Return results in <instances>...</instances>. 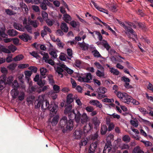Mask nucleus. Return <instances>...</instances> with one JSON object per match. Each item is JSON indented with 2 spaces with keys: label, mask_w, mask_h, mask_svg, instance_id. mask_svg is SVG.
Instances as JSON below:
<instances>
[{
  "label": "nucleus",
  "mask_w": 153,
  "mask_h": 153,
  "mask_svg": "<svg viewBox=\"0 0 153 153\" xmlns=\"http://www.w3.org/2000/svg\"><path fill=\"white\" fill-rule=\"evenodd\" d=\"M19 38L21 40L25 42H27L29 40H30L31 39V37L28 34L24 33L22 35L19 36Z\"/></svg>",
  "instance_id": "nucleus-13"
},
{
  "label": "nucleus",
  "mask_w": 153,
  "mask_h": 153,
  "mask_svg": "<svg viewBox=\"0 0 153 153\" xmlns=\"http://www.w3.org/2000/svg\"><path fill=\"white\" fill-rule=\"evenodd\" d=\"M31 83H29V91L30 93H32L33 92L37 91L38 89H37V86H32Z\"/></svg>",
  "instance_id": "nucleus-26"
},
{
  "label": "nucleus",
  "mask_w": 153,
  "mask_h": 153,
  "mask_svg": "<svg viewBox=\"0 0 153 153\" xmlns=\"http://www.w3.org/2000/svg\"><path fill=\"white\" fill-rule=\"evenodd\" d=\"M25 28L26 29V30L28 32L31 33H32V28L30 25H26L25 26Z\"/></svg>",
  "instance_id": "nucleus-52"
},
{
  "label": "nucleus",
  "mask_w": 153,
  "mask_h": 153,
  "mask_svg": "<svg viewBox=\"0 0 153 153\" xmlns=\"http://www.w3.org/2000/svg\"><path fill=\"white\" fill-rule=\"evenodd\" d=\"M41 76H42V78H45L46 77V75L47 71V69L44 68H42L40 69Z\"/></svg>",
  "instance_id": "nucleus-28"
},
{
  "label": "nucleus",
  "mask_w": 153,
  "mask_h": 153,
  "mask_svg": "<svg viewBox=\"0 0 153 153\" xmlns=\"http://www.w3.org/2000/svg\"><path fill=\"white\" fill-rule=\"evenodd\" d=\"M98 92L102 94H104L107 91V89L103 87H100L98 89Z\"/></svg>",
  "instance_id": "nucleus-34"
},
{
  "label": "nucleus",
  "mask_w": 153,
  "mask_h": 153,
  "mask_svg": "<svg viewBox=\"0 0 153 153\" xmlns=\"http://www.w3.org/2000/svg\"><path fill=\"white\" fill-rule=\"evenodd\" d=\"M130 123L132 125L134 126L135 127H137L138 126V122L134 120H131L130 121Z\"/></svg>",
  "instance_id": "nucleus-58"
},
{
  "label": "nucleus",
  "mask_w": 153,
  "mask_h": 153,
  "mask_svg": "<svg viewBox=\"0 0 153 153\" xmlns=\"http://www.w3.org/2000/svg\"><path fill=\"white\" fill-rule=\"evenodd\" d=\"M89 103L90 104L94 106H96L97 107L100 108H101L102 107V104L97 100H90L89 102Z\"/></svg>",
  "instance_id": "nucleus-17"
},
{
  "label": "nucleus",
  "mask_w": 153,
  "mask_h": 153,
  "mask_svg": "<svg viewBox=\"0 0 153 153\" xmlns=\"http://www.w3.org/2000/svg\"><path fill=\"white\" fill-rule=\"evenodd\" d=\"M92 120L95 126L97 127L99 125L100 122L97 117H94Z\"/></svg>",
  "instance_id": "nucleus-25"
},
{
  "label": "nucleus",
  "mask_w": 153,
  "mask_h": 153,
  "mask_svg": "<svg viewBox=\"0 0 153 153\" xmlns=\"http://www.w3.org/2000/svg\"><path fill=\"white\" fill-rule=\"evenodd\" d=\"M5 10L6 14L10 16L14 15L16 14V12L9 9H6Z\"/></svg>",
  "instance_id": "nucleus-40"
},
{
  "label": "nucleus",
  "mask_w": 153,
  "mask_h": 153,
  "mask_svg": "<svg viewBox=\"0 0 153 153\" xmlns=\"http://www.w3.org/2000/svg\"><path fill=\"white\" fill-rule=\"evenodd\" d=\"M49 54L54 58H56L57 56V55L55 51H52L49 53Z\"/></svg>",
  "instance_id": "nucleus-63"
},
{
  "label": "nucleus",
  "mask_w": 153,
  "mask_h": 153,
  "mask_svg": "<svg viewBox=\"0 0 153 153\" xmlns=\"http://www.w3.org/2000/svg\"><path fill=\"white\" fill-rule=\"evenodd\" d=\"M93 128V126L92 123H89L85 126L83 128V132L85 134L88 133Z\"/></svg>",
  "instance_id": "nucleus-15"
},
{
  "label": "nucleus",
  "mask_w": 153,
  "mask_h": 153,
  "mask_svg": "<svg viewBox=\"0 0 153 153\" xmlns=\"http://www.w3.org/2000/svg\"><path fill=\"white\" fill-rule=\"evenodd\" d=\"M94 64L98 69H100L101 71H102L104 70V68L100 64L99 62H95L94 63Z\"/></svg>",
  "instance_id": "nucleus-46"
},
{
  "label": "nucleus",
  "mask_w": 153,
  "mask_h": 153,
  "mask_svg": "<svg viewBox=\"0 0 153 153\" xmlns=\"http://www.w3.org/2000/svg\"><path fill=\"white\" fill-rule=\"evenodd\" d=\"M24 56L22 54H20L16 56L13 58V60L15 61H19L22 59Z\"/></svg>",
  "instance_id": "nucleus-39"
},
{
  "label": "nucleus",
  "mask_w": 153,
  "mask_h": 153,
  "mask_svg": "<svg viewBox=\"0 0 153 153\" xmlns=\"http://www.w3.org/2000/svg\"><path fill=\"white\" fill-rule=\"evenodd\" d=\"M96 75L100 77H103L104 76V74L103 72H101L99 70H97L96 72Z\"/></svg>",
  "instance_id": "nucleus-48"
},
{
  "label": "nucleus",
  "mask_w": 153,
  "mask_h": 153,
  "mask_svg": "<svg viewBox=\"0 0 153 153\" xmlns=\"http://www.w3.org/2000/svg\"><path fill=\"white\" fill-rule=\"evenodd\" d=\"M37 82V83L40 86V88L42 87L45 84V80H43L42 81L41 79H40Z\"/></svg>",
  "instance_id": "nucleus-42"
},
{
  "label": "nucleus",
  "mask_w": 153,
  "mask_h": 153,
  "mask_svg": "<svg viewBox=\"0 0 153 153\" xmlns=\"http://www.w3.org/2000/svg\"><path fill=\"white\" fill-rule=\"evenodd\" d=\"M0 36L3 38H7V35L5 33L4 31L0 30Z\"/></svg>",
  "instance_id": "nucleus-53"
},
{
  "label": "nucleus",
  "mask_w": 153,
  "mask_h": 153,
  "mask_svg": "<svg viewBox=\"0 0 153 153\" xmlns=\"http://www.w3.org/2000/svg\"><path fill=\"white\" fill-rule=\"evenodd\" d=\"M20 5L23 11L26 12L28 10L27 7L25 3L23 2H21L20 4Z\"/></svg>",
  "instance_id": "nucleus-37"
},
{
  "label": "nucleus",
  "mask_w": 153,
  "mask_h": 153,
  "mask_svg": "<svg viewBox=\"0 0 153 153\" xmlns=\"http://www.w3.org/2000/svg\"><path fill=\"white\" fill-rule=\"evenodd\" d=\"M92 53L95 57L102 58V56L100 53L96 49L92 51Z\"/></svg>",
  "instance_id": "nucleus-30"
},
{
  "label": "nucleus",
  "mask_w": 153,
  "mask_h": 153,
  "mask_svg": "<svg viewBox=\"0 0 153 153\" xmlns=\"http://www.w3.org/2000/svg\"><path fill=\"white\" fill-rule=\"evenodd\" d=\"M57 65L63 68L69 74H71L74 72V71L72 70L69 68L65 65L62 63V62H59L57 64Z\"/></svg>",
  "instance_id": "nucleus-9"
},
{
  "label": "nucleus",
  "mask_w": 153,
  "mask_h": 153,
  "mask_svg": "<svg viewBox=\"0 0 153 153\" xmlns=\"http://www.w3.org/2000/svg\"><path fill=\"white\" fill-rule=\"evenodd\" d=\"M91 2L94 5V6L96 8H97V10H98L102 12H104V11L105 10V9H104L100 7L94 1H91Z\"/></svg>",
  "instance_id": "nucleus-35"
},
{
  "label": "nucleus",
  "mask_w": 153,
  "mask_h": 153,
  "mask_svg": "<svg viewBox=\"0 0 153 153\" xmlns=\"http://www.w3.org/2000/svg\"><path fill=\"white\" fill-rule=\"evenodd\" d=\"M117 95L122 102L128 104L130 103L131 100L132 99V97L128 96L126 93H121L118 91L117 93Z\"/></svg>",
  "instance_id": "nucleus-2"
},
{
  "label": "nucleus",
  "mask_w": 153,
  "mask_h": 153,
  "mask_svg": "<svg viewBox=\"0 0 153 153\" xmlns=\"http://www.w3.org/2000/svg\"><path fill=\"white\" fill-rule=\"evenodd\" d=\"M25 75L26 78L29 82L30 78L28 77L30 76L32 74V72L29 71H26L25 72Z\"/></svg>",
  "instance_id": "nucleus-36"
},
{
  "label": "nucleus",
  "mask_w": 153,
  "mask_h": 153,
  "mask_svg": "<svg viewBox=\"0 0 153 153\" xmlns=\"http://www.w3.org/2000/svg\"><path fill=\"white\" fill-rule=\"evenodd\" d=\"M94 32H95V34L97 35L98 36V38L99 39L100 41H102V36L101 35V34L98 31H94Z\"/></svg>",
  "instance_id": "nucleus-49"
},
{
  "label": "nucleus",
  "mask_w": 153,
  "mask_h": 153,
  "mask_svg": "<svg viewBox=\"0 0 153 153\" xmlns=\"http://www.w3.org/2000/svg\"><path fill=\"white\" fill-rule=\"evenodd\" d=\"M25 96V93L23 92L21 93L20 95L18 96V99L19 100L22 101L24 99Z\"/></svg>",
  "instance_id": "nucleus-59"
},
{
  "label": "nucleus",
  "mask_w": 153,
  "mask_h": 153,
  "mask_svg": "<svg viewBox=\"0 0 153 153\" xmlns=\"http://www.w3.org/2000/svg\"><path fill=\"white\" fill-rule=\"evenodd\" d=\"M94 108L92 106H89L85 108V110L88 112H91L94 110Z\"/></svg>",
  "instance_id": "nucleus-64"
},
{
  "label": "nucleus",
  "mask_w": 153,
  "mask_h": 153,
  "mask_svg": "<svg viewBox=\"0 0 153 153\" xmlns=\"http://www.w3.org/2000/svg\"><path fill=\"white\" fill-rule=\"evenodd\" d=\"M137 24L139 27L141 29L144 30L146 28V26L145 25L144 23L141 22H138Z\"/></svg>",
  "instance_id": "nucleus-54"
},
{
  "label": "nucleus",
  "mask_w": 153,
  "mask_h": 153,
  "mask_svg": "<svg viewBox=\"0 0 153 153\" xmlns=\"http://www.w3.org/2000/svg\"><path fill=\"white\" fill-rule=\"evenodd\" d=\"M13 27L21 31H24L25 28L21 27H19V25L16 23H14L13 24Z\"/></svg>",
  "instance_id": "nucleus-33"
},
{
  "label": "nucleus",
  "mask_w": 153,
  "mask_h": 153,
  "mask_svg": "<svg viewBox=\"0 0 153 153\" xmlns=\"http://www.w3.org/2000/svg\"><path fill=\"white\" fill-rule=\"evenodd\" d=\"M28 22L29 24L33 26L34 28L37 27L39 24V23L38 24L37 23L36 20L34 21L29 20L28 21Z\"/></svg>",
  "instance_id": "nucleus-31"
},
{
  "label": "nucleus",
  "mask_w": 153,
  "mask_h": 153,
  "mask_svg": "<svg viewBox=\"0 0 153 153\" xmlns=\"http://www.w3.org/2000/svg\"><path fill=\"white\" fill-rule=\"evenodd\" d=\"M111 73H112L113 74L115 75H118L119 74V72L117 69H114L113 68H112L111 70L110 71Z\"/></svg>",
  "instance_id": "nucleus-55"
},
{
  "label": "nucleus",
  "mask_w": 153,
  "mask_h": 153,
  "mask_svg": "<svg viewBox=\"0 0 153 153\" xmlns=\"http://www.w3.org/2000/svg\"><path fill=\"white\" fill-rule=\"evenodd\" d=\"M53 90L55 91V93H57L59 92L60 87L56 85H54L53 86Z\"/></svg>",
  "instance_id": "nucleus-45"
},
{
  "label": "nucleus",
  "mask_w": 153,
  "mask_h": 153,
  "mask_svg": "<svg viewBox=\"0 0 153 153\" xmlns=\"http://www.w3.org/2000/svg\"><path fill=\"white\" fill-rule=\"evenodd\" d=\"M97 45H99L100 44H101L108 51L111 48V46L108 43L107 41L104 40H103L102 42H101L100 43L97 42Z\"/></svg>",
  "instance_id": "nucleus-18"
},
{
  "label": "nucleus",
  "mask_w": 153,
  "mask_h": 153,
  "mask_svg": "<svg viewBox=\"0 0 153 153\" xmlns=\"http://www.w3.org/2000/svg\"><path fill=\"white\" fill-rule=\"evenodd\" d=\"M8 48L9 50L11 51L12 52H14L17 49L16 47L13 45L9 46Z\"/></svg>",
  "instance_id": "nucleus-50"
},
{
  "label": "nucleus",
  "mask_w": 153,
  "mask_h": 153,
  "mask_svg": "<svg viewBox=\"0 0 153 153\" xmlns=\"http://www.w3.org/2000/svg\"><path fill=\"white\" fill-rule=\"evenodd\" d=\"M48 77L50 83L53 84L54 83V81L53 78V76L52 75H49Z\"/></svg>",
  "instance_id": "nucleus-61"
},
{
  "label": "nucleus",
  "mask_w": 153,
  "mask_h": 153,
  "mask_svg": "<svg viewBox=\"0 0 153 153\" xmlns=\"http://www.w3.org/2000/svg\"><path fill=\"white\" fill-rule=\"evenodd\" d=\"M46 22L47 25L49 26H52L53 24V21L49 19H47L46 20Z\"/></svg>",
  "instance_id": "nucleus-62"
},
{
  "label": "nucleus",
  "mask_w": 153,
  "mask_h": 153,
  "mask_svg": "<svg viewBox=\"0 0 153 153\" xmlns=\"http://www.w3.org/2000/svg\"><path fill=\"white\" fill-rule=\"evenodd\" d=\"M59 118V117L57 115L53 117L51 122V124L52 126H55L56 125L58 122Z\"/></svg>",
  "instance_id": "nucleus-21"
},
{
  "label": "nucleus",
  "mask_w": 153,
  "mask_h": 153,
  "mask_svg": "<svg viewBox=\"0 0 153 153\" xmlns=\"http://www.w3.org/2000/svg\"><path fill=\"white\" fill-rule=\"evenodd\" d=\"M117 21L119 22L120 25L122 26L126 31L131 33L132 35L134 36V37L136 38L137 37V35L136 34L135 32L131 28V27L132 26L134 28H136V26L135 25L130 23V24H128V25L130 26H129L128 27L124 23L120 22L118 20H117Z\"/></svg>",
  "instance_id": "nucleus-3"
},
{
  "label": "nucleus",
  "mask_w": 153,
  "mask_h": 153,
  "mask_svg": "<svg viewBox=\"0 0 153 153\" xmlns=\"http://www.w3.org/2000/svg\"><path fill=\"white\" fill-rule=\"evenodd\" d=\"M73 121L70 119L68 120L66 117H63L60 121V125L62 129V132H65L67 130H71L73 128Z\"/></svg>",
  "instance_id": "nucleus-1"
},
{
  "label": "nucleus",
  "mask_w": 153,
  "mask_h": 153,
  "mask_svg": "<svg viewBox=\"0 0 153 153\" xmlns=\"http://www.w3.org/2000/svg\"><path fill=\"white\" fill-rule=\"evenodd\" d=\"M28 64H21L18 66V68L20 69H23L27 68L29 66Z\"/></svg>",
  "instance_id": "nucleus-57"
},
{
  "label": "nucleus",
  "mask_w": 153,
  "mask_h": 153,
  "mask_svg": "<svg viewBox=\"0 0 153 153\" xmlns=\"http://www.w3.org/2000/svg\"><path fill=\"white\" fill-rule=\"evenodd\" d=\"M80 47L83 50H88V45L86 44L84 41L82 43L78 42Z\"/></svg>",
  "instance_id": "nucleus-23"
},
{
  "label": "nucleus",
  "mask_w": 153,
  "mask_h": 153,
  "mask_svg": "<svg viewBox=\"0 0 153 153\" xmlns=\"http://www.w3.org/2000/svg\"><path fill=\"white\" fill-rule=\"evenodd\" d=\"M83 134V131L82 130L77 129L73 133V135L74 136L75 138L76 139H80Z\"/></svg>",
  "instance_id": "nucleus-14"
},
{
  "label": "nucleus",
  "mask_w": 153,
  "mask_h": 153,
  "mask_svg": "<svg viewBox=\"0 0 153 153\" xmlns=\"http://www.w3.org/2000/svg\"><path fill=\"white\" fill-rule=\"evenodd\" d=\"M35 108H37L41 106V108L42 109L44 108L43 105V99H39L36 100L34 103Z\"/></svg>",
  "instance_id": "nucleus-11"
},
{
  "label": "nucleus",
  "mask_w": 153,
  "mask_h": 153,
  "mask_svg": "<svg viewBox=\"0 0 153 153\" xmlns=\"http://www.w3.org/2000/svg\"><path fill=\"white\" fill-rule=\"evenodd\" d=\"M99 142L96 141L91 144L89 149V153H94L95 150L96 149Z\"/></svg>",
  "instance_id": "nucleus-10"
},
{
  "label": "nucleus",
  "mask_w": 153,
  "mask_h": 153,
  "mask_svg": "<svg viewBox=\"0 0 153 153\" xmlns=\"http://www.w3.org/2000/svg\"><path fill=\"white\" fill-rule=\"evenodd\" d=\"M66 107V106H65ZM72 104H70L69 105H68L66 106V107L64 110V114H65L68 115L69 118L70 117V116L72 114V112H73L74 110H72Z\"/></svg>",
  "instance_id": "nucleus-7"
},
{
  "label": "nucleus",
  "mask_w": 153,
  "mask_h": 153,
  "mask_svg": "<svg viewBox=\"0 0 153 153\" xmlns=\"http://www.w3.org/2000/svg\"><path fill=\"white\" fill-rule=\"evenodd\" d=\"M73 95L72 94H69L67 97L66 102L65 105V106L69 105L73 101L74 99L72 98Z\"/></svg>",
  "instance_id": "nucleus-16"
},
{
  "label": "nucleus",
  "mask_w": 153,
  "mask_h": 153,
  "mask_svg": "<svg viewBox=\"0 0 153 153\" xmlns=\"http://www.w3.org/2000/svg\"><path fill=\"white\" fill-rule=\"evenodd\" d=\"M133 153H144V152L140 149L139 146H137L134 148Z\"/></svg>",
  "instance_id": "nucleus-38"
},
{
  "label": "nucleus",
  "mask_w": 153,
  "mask_h": 153,
  "mask_svg": "<svg viewBox=\"0 0 153 153\" xmlns=\"http://www.w3.org/2000/svg\"><path fill=\"white\" fill-rule=\"evenodd\" d=\"M71 113L72 114H71V116L69 118V119L71 120H74L77 123H79L81 116V114L79 111L77 110L75 111L73 110V112H72Z\"/></svg>",
  "instance_id": "nucleus-5"
},
{
  "label": "nucleus",
  "mask_w": 153,
  "mask_h": 153,
  "mask_svg": "<svg viewBox=\"0 0 153 153\" xmlns=\"http://www.w3.org/2000/svg\"><path fill=\"white\" fill-rule=\"evenodd\" d=\"M7 33L9 36H13L18 34V32L15 29H9L7 30Z\"/></svg>",
  "instance_id": "nucleus-22"
},
{
  "label": "nucleus",
  "mask_w": 153,
  "mask_h": 153,
  "mask_svg": "<svg viewBox=\"0 0 153 153\" xmlns=\"http://www.w3.org/2000/svg\"><path fill=\"white\" fill-rule=\"evenodd\" d=\"M40 4V7L42 10H45L47 9L46 0H36L35 4Z\"/></svg>",
  "instance_id": "nucleus-6"
},
{
  "label": "nucleus",
  "mask_w": 153,
  "mask_h": 153,
  "mask_svg": "<svg viewBox=\"0 0 153 153\" xmlns=\"http://www.w3.org/2000/svg\"><path fill=\"white\" fill-rule=\"evenodd\" d=\"M114 127V125L113 123H110L108 127V131H110L113 129Z\"/></svg>",
  "instance_id": "nucleus-60"
},
{
  "label": "nucleus",
  "mask_w": 153,
  "mask_h": 153,
  "mask_svg": "<svg viewBox=\"0 0 153 153\" xmlns=\"http://www.w3.org/2000/svg\"><path fill=\"white\" fill-rule=\"evenodd\" d=\"M60 27L61 30L64 32L66 33L68 31V28L67 27L66 23H62Z\"/></svg>",
  "instance_id": "nucleus-27"
},
{
  "label": "nucleus",
  "mask_w": 153,
  "mask_h": 153,
  "mask_svg": "<svg viewBox=\"0 0 153 153\" xmlns=\"http://www.w3.org/2000/svg\"><path fill=\"white\" fill-rule=\"evenodd\" d=\"M82 80L85 82H88L90 80L92 79V75L90 73H87L85 77H82Z\"/></svg>",
  "instance_id": "nucleus-19"
},
{
  "label": "nucleus",
  "mask_w": 153,
  "mask_h": 153,
  "mask_svg": "<svg viewBox=\"0 0 153 153\" xmlns=\"http://www.w3.org/2000/svg\"><path fill=\"white\" fill-rule=\"evenodd\" d=\"M42 17L44 19H47L48 18V14L45 11H42Z\"/></svg>",
  "instance_id": "nucleus-56"
},
{
  "label": "nucleus",
  "mask_w": 153,
  "mask_h": 153,
  "mask_svg": "<svg viewBox=\"0 0 153 153\" xmlns=\"http://www.w3.org/2000/svg\"><path fill=\"white\" fill-rule=\"evenodd\" d=\"M64 69L60 66L57 67L56 72L59 75H62L61 77L63 76V75L62 73L64 72Z\"/></svg>",
  "instance_id": "nucleus-32"
},
{
  "label": "nucleus",
  "mask_w": 153,
  "mask_h": 153,
  "mask_svg": "<svg viewBox=\"0 0 153 153\" xmlns=\"http://www.w3.org/2000/svg\"><path fill=\"white\" fill-rule=\"evenodd\" d=\"M43 105L44 108L42 109H46L48 108L50 110V111L53 113L56 114L58 108L57 105L54 104L50 105L49 102L47 100H44L43 99Z\"/></svg>",
  "instance_id": "nucleus-4"
},
{
  "label": "nucleus",
  "mask_w": 153,
  "mask_h": 153,
  "mask_svg": "<svg viewBox=\"0 0 153 153\" xmlns=\"http://www.w3.org/2000/svg\"><path fill=\"white\" fill-rule=\"evenodd\" d=\"M17 66L16 63H12L8 65L7 68L9 70L13 71L14 70Z\"/></svg>",
  "instance_id": "nucleus-41"
},
{
  "label": "nucleus",
  "mask_w": 153,
  "mask_h": 153,
  "mask_svg": "<svg viewBox=\"0 0 153 153\" xmlns=\"http://www.w3.org/2000/svg\"><path fill=\"white\" fill-rule=\"evenodd\" d=\"M0 78L1 79H0V89L2 90L4 88L6 83V75H2L1 76Z\"/></svg>",
  "instance_id": "nucleus-8"
},
{
  "label": "nucleus",
  "mask_w": 153,
  "mask_h": 153,
  "mask_svg": "<svg viewBox=\"0 0 153 153\" xmlns=\"http://www.w3.org/2000/svg\"><path fill=\"white\" fill-rule=\"evenodd\" d=\"M63 16L64 20L67 23H68L71 20V16L67 13L64 14Z\"/></svg>",
  "instance_id": "nucleus-29"
},
{
  "label": "nucleus",
  "mask_w": 153,
  "mask_h": 153,
  "mask_svg": "<svg viewBox=\"0 0 153 153\" xmlns=\"http://www.w3.org/2000/svg\"><path fill=\"white\" fill-rule=\"evenodd\" d=\"M111 143L110 141L107 142L103 150V153H108L111 150Z\"/></svg>",
  "instance_id": "nucleus-12"
},
{
  "label": "nucleus",
  "mask_w": 153,
  "mask_h": 153,
  "mask_svg": "<svg viewBox=\"0 0 153 153\" xmlns=\"http://www.w3.org/2000/svg\"><path fill=\"white\" fill-rule=\"evenodd\" d=\"M12 86L13 88H14V89H17L18 88L19 85L17 81L15 80L13 81Z\"/></svg>",
  "instance_id": "nucleus-51"
},
{
  "label": "nucleus",
  "mask_w": 153,
  "mask_h": 153,
  "mask_svg": "<svg viewBox=\"0 0 153 153\" xmlns=\"http://www.w3.org/2000/svg\"><path fill=\"white\" fill-rule=\"evenodd\" d=\"M30 55H31L33 57L38 58L40 57V56L38 54V53H36L35 51H33L32 52H30Z\"/></svg>",
  "instance_id": "nucleus-47"
},
{
  "label": "nucleus",
  "mask_w": 153,
  "mask_h": 153,
  "mask_svg": "<svg viewBox=\"0 0 153 153\" xmlns=\"http://www.w3.org/2000/svg\"><path fill=\"white\" fill-rule=\"evenodd\" d=\"M141 142L143 143L146 146H152V143L149 141H145L143 140L140 141Z\"/></svg>",
  "instance_id": "nucleus-43"
},
{
  "label": "nucleus",
  "mask_w": 153,
  "mask_h": 153,
  "mask_svg": "<svg viewBox=\"0 0 153 153\" xmlns=\"http://www.w3.org/2000/svg\"><path fill=\"white\" fill-rule=\"evenodd\" d=\"M123 140L126 143H128L130 140V138L128 135H125L123 137Z\"/></svg>",
  "instance_id": "nucleus-44"
},
{
  "label": "nucleus",
  "mask_w": 153,
  "mask_h": 153,
  "mask_svg": "<svg viewBox=\"0 0 153 153\" xmlns=\"http://www.w3.org/2000/svg\"><path fill=\"white\" fill-rule=\"evenodd\" d=\"M108 130L107 127L105 125H102L100 129V132L102 135H105Z\"/></svg>",
  "instance_id": "nucleus-24"
},
{
  "label": "nucleus",
  "mask_w": 153,
  "mask_h": 153,
  "mask_svg": "<svg viewBox=\"0 0 153 153\" xmlns=\"http://www.w3.org/2000/svg\"><path fill=\"white\" fill-rule=\"evenodd\" d=\"M81 122L82 124L86 123L88 120V117L85 113H83L81 116Z\"/></svg>",
  "instance_id": "nucleus-20"
}]
</instances>
